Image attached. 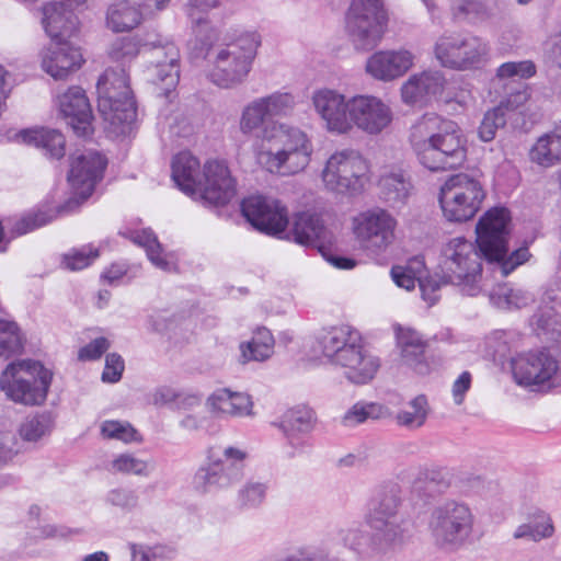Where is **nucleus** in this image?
<instances>
[{"label":"nucleus","mask_w":561,"mask_h":561,"mask_svg":"<svg viewBox=\"0 0 561 561\" xmlns=\"http://www.w3.org/2000/svg\"><path fill=\"white\" fill-rule=\"evenodd\" d=\"M295 105L291 93L277 91L250 101L241 111L240 133L271 144L270 149L256 156L257 162L270 173L294 175L310 163L313 147L308 135L298 127L273 119L290 115Z\"/></svg>","instance_id":"f03ea898"},{"label":"nucleus","mask_w":561,"mask_h":561,"mask_svg":"<svg viewBox=\"0 0 561 561\" xmlns=\"http://www.w3.org/2000/svg\"><path fill=\"white\" fill-rule=\"evenodd\" d=\"M430 412L425 396L420 394L408 402L404 409L398 412L396 420L400 426L415 430L424 425Z\"/></svg>","instance_id":"c03bdc74"},{"label":"nucleus","mask_w":561,"mask_h":561,"mask_svg":"<svg viewBox=\"0 0 561 561\" xmlns=\"http://www.w3.org/2000/svg\"><path fill=\"white\" fill-rule=\"evenodd\" d=\"M208 411L217 416L244 417L252 415L253 402L247 393L218 389L206 400Z\"/></svg>","instance_id":"7c9ffc66"},{"label":"nucleus","mask_w":561,"mask_h":561,"mask_svg":"<svg viewBox=\"0 0 561 561\" xmlns=\"http://www.w3.org/2000/svg\"><path fill=\"white\" fill-rule=\"evenodd\" d=\"M528 157L541 168H551L561 162V123L536 139Z\"/></svg>","instance_id":"f704fd0d"},{"label":"nucleus","mask_w":561,"mask_h":561,"mask_svg":"<svg viewBox=\"0 0 561 561\" xmlns=\"http://www.w3.org/2000/svg\"><path fill=\"white\" fill-rule=\"evenodd\" d=\"M42 69L56 80L66 79L83 64L80 48L69 39H56L45 47L41 54Z\"/></svg>","instance_id":"aec40b11"},{"label":"nucleus","mask_w":561,"mask_h":561,"mask_svg":"<svg viewBox=\"0 0 561 561\" xmlns=\"http://www.w3.org/2000/svg\"><path fill=\"white\" fill-rule=\"evenodd\" d=\"M548 57L551 64L561 69V31L554 36Z\"/></svg>","instance_id":"774afa93"},{"label":"nucleus","mask_w":561,"mask_h":561,"mask_svg":"<svg viewBox=\"0 0 561 561\" xmlns=\"http://www.w3.org/2000/svg\"><path fill=\"white\" fill-rule=\"evenodd\" d=\"M506 123L507 116L501 112L500 107L494 106L488 110L478 128L479 138L484 142L492 141L496 136L497 129L503 128Z\"/></svg>","instance_id":"603ef678"},{"label":"nucleus","mask_w":561,"mask_h":561,"mask_svg":"<svg viewBox=\"0 0 561 561\" xmlns=\"http://www.w3.org/2000/svg\"><path fill=\"white\" fill-rule=\"evenodd\" d=\"M100 432L105 439H115L125 444L140 443V433L128 422L106 420L101 423Z\"/></svg>","instance_id":"49530a36"},{"label":"nucleus","mask_w":561,"mask_h":561,"mask_svg":"<svg viewBox=\"0 0 561 561\" xmlns=\"http://www.w3.org/2000/svg\"><path fill=\"white\" fill-rule=\"evenodd\" d=\"M425 264L422 257L411 259L407 265H396L391 268V277L397 286L411 290L419 280L420 274L424 273Z\"/></svg>","instance_id":"de8ad7c7"},{"label":"nucleus","mask_w":561,"mask_h":561,"mask_svg":"<svg viewBox=\"0 0 561 561\" xmlns=\"http://www.w3.org/2000/svg\"><path fill=\"white\" fill-rule=\"evenodd\" d=\"M485 197L482 184L467 173L449 176L439 191L444 217L451 222L470 220L479 211Z\"/></svg>","instance_id":"1a4fd4ad"},{"label":"nucleus","mask_w":561,"mask_h":561,"mask_svg":"<svg viewBox=\"0 0 561 561\" xmlns=\"http://www.w3.org/2000/svg\"><path fill=\"white\" fill-rule=\"evenodd\" d=\"M536 73V66L530 60L508 61L502 64L496 70V77L492 81V88L497 92L504 90V95L495 107H500L503 114L519 110L530 98V91L525 82L518 79H528Z\"/></svg>","instance_id":"4468645a"},{"label":"nucleus","mask_w":561,"mask_h":561,"mask_svg":"<svg viewBox=\"0 0 561 561\" xmlns=\"http://www.w3.org/2000/svg\"><path fill=\"white\" fill-rule=\"evenodd\" d=\"M556 527L549 513L542 510H536L530 513L527 520L515 529L513 537L515 539H527L533 542L550 539L554 536Z\"/></svg>","instance_id":"4c0bfd02"},{"label":"nucleus","mask_w":561,"mask_h":561,"mask_svg":"<svg viewBox=\"0 0 561 561\" xmlns=\"http://www.w3.org/2000/svg\"><path fill=\"white\" fill-rule=\"evenodd\" d=\"M248 451L237 446H213L195 473V483L204 492L232 488L244 476Z\"/></svg>","instance_id":"423d86ee"},{"label":"nucleus","mask_w":561,"mask_h":561,"mask_svg":"<svg viewBox=\"0 0 561 561\" xmlns=\"http://www.w3.org/2000/svg\"><path fill=\"white\" fill-rule=\"evenodd\" d=\"M414 64L408 49H388L374 53L366 61V71L373 78L389 82L402 77Z\"/></svg>","instance_id":"5701e85b"},{"label":"nucleus","mask_w":561,"mask_h":561,"mask_svg":"<svg viewBox=\"0 0 561 561\" xmlns=\"http://www.w3.org/2000/svg\"><path fill=\"white\" fill-rule=\"evenodd\" d=\"M51 376L35 360L11 363L0 376V388L15 402L41 404L45 401Z\"/></svg>","instance_id":"6e6552de"},{"label":"nucleus","mask_w":561,"mask_h":561,"mask_svg":"<svg viewBox=\"0 0 561 561\" xmlns=\"http://www.w3.org/2000/svg\"><path fill=\"white\" fill-rule=\"evenodd\" d=\"M96 90L99 112L111 125L130 124L136 118V103L124 67L106 69Z\"/></svg>","instance_id":"0eeeda50"},{"label":"nucleus","mask_w":561,"mask_h":561,"mask_svg":"<svg viewBox=\"0 0 561 561\" xmlns=\"http://www.w3.org/2000/svg\"><path fill=\"white\" fill-rule=\"evenodd\" d=\"M23 348V337L18 324L13 321L0 320V356L9 358L18 355Z\"/></svg>","instance_id":"09e8293b"},{"label":"nucleus","mask_w":561,"mask_h":561,"mask_svg":"<svg viewBox=\"0 0 561 561\" xmlns=\"http://www.w3.org/2000/svg\"><path fill=\"white\" fill-rule=\"evenodd\" d=\"M144 20L142 5L139 0H117L105 12V26L114 33L130 32Z\"/></svg>","instance_id":"2f4dec72"},{"label":"nucleus","mask_w":561,"mask_h":561,"mask_svg":"<svg viewBox=\"0 0 561 561\" xmlns=\"http://www.w3.org/2000/svg\"><path fill=\"white\" fill-rule=\"evenodd\" d=\"M149 552L151 553L152 561H167L173 559L176 556V550L174 547L164 545H158L149 548Z\"/></svg>","instance_id":"338daca9"},{"label":"nucleus","mask_w":561,"mask_h":561,"mask_svg":"<svg viewBox=\"0 0 561 561\" xmlns=\"http://www.w3.org/2000/svg\"><path fill=\"white\" fill-rule=\"evenodd\" d=\"M111 470L115 473L148 477L153 470L150 460L137 457L131 453L116 455L111 461Z\"/></svg>","instance_id":"a18cd8bd"},{"label":"nucleus","mask_w":561,"mask_h":561,"mask_svg":"<svg viewBox=\"0 0 561 561\" xmlns=\"http://www.w3.org/2000/svg\"><path fill=\"white\" fill-rule=\"evenodd\" d=\"M77 8L57 0L43 7L42 25L51 41L70 39L77 35L80 28V21L75 13Z\"/></svg>","instance_id":"b1692460"},{"label":"nucleus","mask_w":561,"mask_h":561,"mask_svg":"<svg viewBox=\"0 0 561 561\" xmlns=\"http://www.w3.org/2000/svg\"><path fill=\"white\" fill-rule=\"evenodd\" d=\"M445 77L439 70H425L411 76L401 88V96L407 104L426 103L442 94Z\"/></svg>","instance_id":"a878e982"},{"label":"nucleus","mask_w":561,"mask_h":561,"mask_svg":"<svg viewBox=\"0 0 561 561\" xmlns=\"http://www.w3.org/2000/svg\"><path fill=\"white\" fill-rule=\"evenodd\" d=\"M241 211L255 229L270 236L280 237L288 225L286 208L273 198L250 196L242 201Z\"/></svg>","instance_id":"a211bd4d"},{"label":"nucleus","mask_w":561,"mask_h":561,"mask_svg":"<svg viewBox=\"0 0 561 561\" xmlns=\"http://www.w3.org/2000/svg\"><path fill=\"white\" fill-rule=\"evenodd\" d=\"M312 102L317 113L327 123L330 131L341 134L348 130V104L344 95L333 90L323 89L314 92Z\"/></svg>","instance_id":"393cba45"},{"label":"nucleus","mask_w":561,"mask_h":561,"mask_svg":"<svg viewBox=\"0 0 561 561\" xmlns=\"http://www.w3.org/2000/svg\"><path fill=\"white\" fill-rule=\"evenodd\" d=\"M417 283L423 299L431 305L437 301V291L440 289L442 285L450 284V282L443 280L438 268L434 275H423V273H421Z\"/></svg>","instance_id":"6e6d98bb"},{"label":"nucleus","mask_w":561,"mask_h":561,"mask_svg":"<svg viewBox=\"0 0 561 561\" xmlns=\"http://www.w3.org/2000/svg\"><path fill=\"white\" fill-rule=\"evenodd\" d=\"M351 327L321 329L305 343V354L311 360L324 358L335 367L348 368L351 362Z\"/></svg>","instance_id":"dca6fc26"},{"label":"nucleus","mask_w":561,"mask_h":561,"mask_svg":"<svg viewBox=\"0 0 561 561\" xmlns=\"http://www.w3.org/2000/svg\"><path fill=\"white\" fill-rule=\"evenodd\" d=\"M383 414V407L377 403L353 404V419L363 423L368 419H379Z\"/></svg>","instance_id":"680f3d73"},{"label":"nucleus","mask_w":561,"mask_h":561,"mask_svg":"<svg viewBox=\"0 0 561 561\" xmlns=\"http://www.w3.org/2000/svg\"><path fill=\"white\" fill-rule=\"evenodd\" d=\"M397 224L388 210L375 207L353 219V231L365 248L380 251L394 241Z\"/></svg>","instance_id":"f3484780"},{"label":"nucleus","mask_w":561,"mask_h":561,"mask_svg":"<svg viewBox=\"0 0 561 561\" xmlns=\"http://www.w3.org/2000/svg\"><path fill=\"white\" fill-rule=\"evenodd\" d=\"M167 57H169V60L162 67H147L150 80L160 85L165 94L175 88L180 79L179 48L170 47Z\"/></svg>","instance_id":"a19ab883"},{"label":"nucleus","mask_w":561,"mask_h":561,"mask_svg":"<svg viewBox=\"0 0 561 561\" xmlns=\"http://www.w3.org/2000/svg\"><path fill=\"white\" fill-rule=\"evenodd\" d=\"M105 501L112 506L129 512L138 506L139 497L134 490L117 488L108 491Z\"/></svg>","instance_id":"4d7b16f0"},{"label":"nucleus","mask_w":561,"mask_h":561,"mask_svg":"<svg viewBox=\"0 0 561 561\" xmlns=\"http://www.w3.org/2000/svg\"><path fill=\"white\" fill-rule=\"evenodd\" d=\"M435 57L443 67L454 70L481 68L488 59L489 46L472 34L440 36L435 44Z\"/></svg>","instance_id":"f8f14e48"},{"label":"nucleus","mask_w":561,"mask_h":561,"mask_svg":"<svg viewBox=\"0 0 561 561\" xmlns=\"http://www.w3.org/2000/svg\"><path fill=\"white\" fill-rule=\"evenodd\" d=\"M267 488L257 481H248L237 492L236 505L242 511L260 507L266 497Z\"/></svg>","instance_id":"8fccbe9b"},{"label":"nucleus","mask_w":561,"mask_h":561,"mask_svg":"<svg viewBox=\"0 0 561 561\" xmlns=\"http://www.w3.org/2000/svg\"><path fill=\"white\" fill-rule=\"evenodd\" d=\"M471 375L468 371H463L453 385V397L457 404H461L465 398V393L470 389Z\"/></svg>","instance_id":"69168bd1"},{"label":"nucleus","mask_w":561,"mask_h":561,"mask_svg":"<svg viewBox=\"0 0 561 561\" xmlns=\"http://www.w3.org/2000/svg\"><path fill=\"white\" fill-rule=\"evenodd\" d=\"M515 381L533 391L549 390L557 386L559 363L547 351L519 354L512 360Z\"/></svg>","instance_id":"ddd939ff"},{"label":"nucleus","mask_w":561,"mask_h":561,"mask_svg":"<svg viewBox=\"0 0 561 561\" xmlns=\"http://www.w3.org/2000/svg\"><path fill=\"white\" fill-rule=\"evenodd\" d=\"M58 107L78 136L92 133V110L85 92L80 87H70L58 95Z\"/></svg>","instance_id":"4be33fe9"},{"label":"nucleus","mask_w":561,"mask_h":561,"mask_svg":"<svg viewBox=\"0 0 561 561\" xmlns=\"http://www.w3.org/2000/svg\"><path fill=\"white\" fill-rule=\"evenodd\" d=\"M107 160L104 156L93 150H84L71 156L68 182L72 191L70 197L56 210H37L23 216L14 226L18 234H25L41 228L57 217L58 214H67L79 207L94 191L96 183L103 178Z\"/></svg>","instance_id":"20e7f679"},{"label":"nucleus","mask_w":561,"mask_h":561,"mask_svg":"<svg viewBox=\"0 0 561 561\" xmlns=\"http://www.w3.org/2000/svg\"><path fill=\"white\" fill-rule=\"evenodd\" d=\"M255 33H245L221 48L209 72L210 80L221 88H231L248 76L259 47Z\"/></svg>","instance_id":"9d476101"},{"label":"nucleus","mask_w":561,"mask_h":561,"mask_svg":"<svg viewBox=\"0 0 561 561\" xmlns=\"http://www.w3.org/2000/svg\"><path fill=\"white\" fill-rule=\"evenodd\" d=\"M381 198L392 206L404 204L410 196L412 184L402 172H390L379 180Z\"/></svg>","instance_id":"ea45409f"},{"label":"nucleus","mask_w":561,"mask_h":561,"mask_svg":"<svg viewBox=\"0 0 561 561\" xmlns=\"http://www.w3.org/2000/svg\"><path fill=\"white\" fill-rule=\"evenodd\" d=\"M400 489L391 484L380 489L369 504L367 523L375 530L374 540H378L379 550H387L402 541L403 527L398 516Z\"/></svg>","instance_id":"9b49d317"},{"label":"nucleus","mask_w":561,"mask_h":561,"mask_svg":"<svg viewBox=\"0 0 561 561\" xmlns=\"http://www.w3.org/2000/svg\"><path fill=\"white\" fill-rule=\"evenodd\" d=\"M387 22L382 0H353V47L374 49L386 32Z\"/></svg>","instance_id":"2eb2a0df"},{"label":"nucleus","mask_w":561,"mask_h":561,"mask_svg":"<svg viewBox=\"0 0 561 561\" xmlns=\"http://www.w3.org/2000/svg\"><path fill=\"white\" fill-rule=\"evenodd\" d=\"M353 193L356 191H363L366 184L369 183V164L368 162L359 154L355 156L353 153Z\"/></svg>","instance_id":"bf43d9fd"},{"label":"nucleus","mask_w":561,"mask_h":561,"mask_svg":"<svg viewBox=\"0 0 561 561\" xmlns=\"http://www.w3.org/2000/svg\"><path fill=\"white\" fill-rule=\"evenodd\" d=\"M325 187L337 195L347 194L351 188V151L343 149L330 156L322 171Z\"/></svg>","instance_id":"473e14b6"},{"label":"nucleus","mask_w":561,"mask_h":561,"mask_svg":"<svg viewBox=\"0 0 561 561\" xmlns=\"http://www.w3.org/2000/svg\"><path fill=\"white\" fill-rule=\"evenodd\" d=\"M110 347V342L105 337H98L91 341L85 346L81 347L78 357L81 360H95L99 359L104 352Z\"/></svg>","instance_id":"052dcab7"},{"label":"nucleus","mask_w":561,"mask_h":561,"mask_svg":"<svg viewBox=\"0 0 561 561\" xmlns=\"http://www.w3.org/2000/svg\"><path fill=\"white\" fill-rule=\"evenodd\" d=\"M449 10L455 21L479 24L500 16L501 0H450Z\"/></svg>","instance_id":"c756f323"},{"label":"nucleus","mask_w":561,"mask_h":561,"mask_svg":"<svg viewBox=\"0 0 561 561\" xmlns=\"http://www.w3.org/2000/svg\"><path fill=\"white\" fill-rule=\"evenodd\" d=\"M510 221L505 207H493L476 226V243L460 236L444 242L438 259L443 280L457 286L463 295L474 297L481 291L483 257L489 263H497L504 276L525 263L529 257L527 248H519L506 257Z\"/></svg>","instance_id":"f257e3e1"},{"label":"nucleus","mask_w":561,"mask_h":561,"mask_svg":"<svg viewBox=\"0 0 561 561\" xmlns=\"http://www.w3.org/2000/svg\"><path fill=\"white\" fill-rule=\"evenodd\" d=\"M222 0H188L187 16L193 26L208 23L207 13L221 5Z\"/></svg>","instance_id":"5fc2aeb1"},{"label":"nucleus","mask_w":561,"mask_h":561,"mask_svg":"<svg viewBox=\"0 0 561 561\" xmlns=\"http://www.w3.org/2000/svg\"><path fill=\"white\" fill-rule=\"evenodd\" d=\"M176 398H179V391L176 389L169 386H160L150 394V402L153 405L162 407L175 403Z\"/></svg>","instance_id":"e2e57ef3"},{"label":"nucleus","mask_w":561,"mask_h":561,"mask_svg":"<svg viewBox=\"0 0 561 561\" xmlns=\"http://www.w3.org/2000/svg\"><path fill=\"white\" fill-rule=\"evenodd\" d=\"M391 121L390 111L380 100L374 96L353 98V123L358 128L377 134Z\"/></svg>","instance_id":"bb28decb"},{"label":"nucleus","mask_w":561,"mask_h":561,"mask_svg":"<svg viewBox=\"0 0 561 561\" xmlns=\"http://www.w3.org/2000/svg\"><path fill=\"white\" fill-rule=\"evenodd\" d=\"M54 421L49 413H36L26 416L19 427V435L24 442L36 443L48 436Z\"/></svg>","instance_id":"37998d69"},{"label":"nucleus","mask_w":561,"mask_h":561,"mask_svg":"<svg viewBox=\"0 0 561 561\" xmlns=\"http://www.w3.org/2000/svg\"><path fill=\"white\" fill-rule=\"evenodd\" d=\"M140 53V46L138 41L131 37H121L115 39L110 48L108 56L115 61L125 66L131 62Z\"/></svg>","instance_id":"3c124183"},{"label":"nucleus","mask_w":561,"mask_h":561,"mask_svg":"<svg viewBox=\"0 0 561 561\" xmlns=\"http://www.w3.org/2000/svg\"><path fill=\"white\" fill-rule=\"evenodd\" d=\"M125 365L122 356L117 353H110L105 358V367L102 373L104 382H117L122 378Z\"/></svg>","instance_id":"13d9d810"},{"label":"nucleus","mask_w":561,"mask_h":561,"mask_svg":"<svg viewBox=\"0 0 561 561\" xmlns=\"http://www.w3.org/2000/svg\"><path fill=\"white\" fill-rule=\"evenodd\" d=\"M411 146L417 160L431 171L459 168L467 158L466 138L453 121L425 115L413 126Z\"/></svg>","instance_id":"7ed1b4c3"},{"label":"nucleus","mask_w":561,"mask_h":561,"mask_svg":"<svg viewBox=\"0 0 561 561\" xmlns=\"http://www.w3.org/2000/svg\"><path fill=\"white\" fill-rule=\"evenodd\" d=\"M474 524L476 516L466 502L446 500L432 508L427 529L437 547L458 550L470 541Z\"/></svg>","instance_id":"39448f33"},{"label":"nucleus","mask_w":561,"mask_h":561,"mask_svg":"<svg viewBox=\"0 0 561 561\" xmlns=\"http://www.w3.org/2000/svg\"><path fill=\"white\" fill-rule=\"evenodd\" d=\"M325 229L318 215L310 213L297 214L294 220L293 240L301 245L316 247L318 250L324 245Z\"/></svg>","instance_id":"e433bc0d"},{"label":"nucleus","mask_w":561,"mask_h":561,"mask_svg":"<svg viewBox=\"0 0 561 561\" xmlns=\"http://www.w3.org/2000/svg\"><path fill=\"white\" fill-rule=\"evenodd\" d=\"M170 47H176L173 43L167 42L164 44L152 45V47L147 51L148 54V67H162L163 64H167L169 57H167V53Z\"/></svg>","instance_id":"0e129e2a"},{"label":"nucleus","mask_w":561,"mask_h":561,"mask_svg":"<svg viewBox=\"0 0 561 561\" xmlns=\"http://www.w3.org/2000/svg\"><path fill=\"white\" fill-rule=\"evenodd\" d=\"M314 422V413L308 408L290 409L283 414L278 427L290 447L287 453L289 457H295L310 448L311 445L306 435L313 430Z\"/></svg>","instance_id":"412c9836"},{"label":"nucleus","mask_w":561,"mask_h":561,"mask_svg":"<svg viewBox=\"0 0 561 561\" xmlns=\"http://www.w3.org/2000/svg\"><path fill=\"white\" fill-rule=\"evenodd\" d=\"M237 195V181L225 161L210 160L203 167L198 198L214 206L229 204Z\"/></svg>","instance_id":"6ab92c4d"},{"label":"nucleus","mask_w":561,"mask_h":561,"mask_svg":"<svg viewBox=\"0 0 561 561\" xmlns=\"http://www.w3.org/2000/svg\"><path fill=\"white\" fill-rule=\"evenodd\" d=\"M99 256V250L91 245L72 249L64 255L62 264L70 271L88 267Z\"/></svg>","instance_id":"864d4df0"},{"label":"nucleus","mask_w":561,"mask_h":561,"mask_svg":"<svg viewBox=\"0 0 561 561\" xmlns=\"http://www.w3.org/2000/svg\"><path fill=\"white\" fill-rule=\"evenodd\" d=\"M274 345L275 341L268 329H256L250 341L240 344L242 362L268 359L274 353Z\"/></svg>","instance_id":"58836bf2"},{"label":"nucleus","mask_w":561,"mask_h":561,"mask_svg":"<svg viewBox=\"0 0 561 561\" xmlns=\"http://www.w3.org/2000/svg\"><path fill=\"white\" fill-rule=\"evenodd\" d=\"M171 169L175 185L187 196L197 199L203 181L198 159L188 151L180 152L173 158Z\"/></svg>","instance_id":"c85d7f7f"},{"label":"nucleus","mask_w":561,"mask_h":561,"mask_svg":"<svg viewBox=\"0 0 561 561\" xmlns=\"http://www.w3.org/2000/svg\"><path fill=\"white\" fill-rule=\"evenodd\" d=\"M396 339L402 364L420 375L427 374L430 371V363L425 354L427 344L422 335L413 329L398 327Z\"/></svg>","instance_id":"cd10ccee"},{"label":"nucleus","mask_w":561,"mask_h":561,"mask_svg":"<svg viewBox=\"0 0 561 561\" xmlns=\"http://www.w3.org/2000/svg\"><path fill=\"white\" fill-rule=\"evenodd\" d=\"M16 139L25 145L44 150L50 158L60 159L65 156L66 140L61 133L55 129L33 128L16 134Z\"/></svg>","instance_id":"c9c22d12"},{"label":"nucleus","mask_w":561,"mask_h":561,"mask_svg":"<svg viewBox=\"0 0 561 561\" xmlns=\"http://www.w3.org/2000/svg\"><path fill=\"white\" fill-rule=\"evenodd\" d=\"M130 239L146 250L148 259L156 267L168 272L173 268V263L163 255L161 244L150 229L133 231Z\"/></svg>","instance_id":"79ce46f5"},{"label":"nucleus","mask_w":561,"mask_h":561,"mask_svg":"<svg viewBox=\"0 0 561 561\" xmlns=\"http://www.w3.org/2000/svg\"><path fill=\"white\" fill-rule=\"evenodd\" d=\"M380 368V359L371 346L353 330V383L365 385L371 381Z\"/></svg>","instance_id":"72a5a7b5"}]
</instances>
